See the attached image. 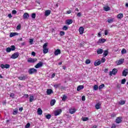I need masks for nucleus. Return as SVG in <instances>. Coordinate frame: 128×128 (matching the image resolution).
<instances>
[{
    "instance_id": "nucleus-1",
    "label": "nucleus",
    "mask_w": 128,
    "mask_h": 128,
    "mask_svg": "<svg viewBox=\"0 0 128 128\" xmlns=\"http://www.w3.org/2000/svg\"><path fill=\"white\" fill-rule=\"evenodd\" d=\"M48 42H46L43 45V52L44 54H48Z\"/></svg>"
},
{
    "instance_id": "nucleus-2",
    "label": "nucleus",
    "mask_w": 128,
    "mask_h": 128,
    "mask_svg": "<svg viewBox=\"0 0 128 128\" xmlns=\"http://www.w3.org/2000/svg\"><path fill=\"white\" fill-rule=\"evenodd\" d=\"M28 72L29 74H34L38 73V70L34 68H30L28 70Z\"/></svg>"
},
{
    "instance_id": "nucleus-3",
    "label": "nucleus",
    "mask_w": 128,
    "mask_h": 128,
    "mask_svg": "<svg viewBox=\"0 0 128 128\" xmlns=\"http://www.w3.org/2000/svg\"><path fill=\"white\" fill-rule=\"evenodd\" d=\"M116 74H118V69L114 68L112 71L110 72L109 76H112V74H114V76H116Z\"/></svg>"
},
{
    "instance_id": "nucleus-4",
    "label": "nucleus",
    "mask_w": 128,
    "mask_h": 128,
    "mask_svg": "<svg viewBox=\"0 0 128 128\" xmlns=\"http://www.w3.org/2000/svg\"><path fill=\"white\" fill-rule=\"evenodd\" d=\"M27 62H30L31 64H34V62H38V59L36 58H30L27 60Z\"/></svg>"
},
{
    "instance_id": "nucleus-5",
    "label": "nucleus",
    "mask_w": 128,
    "mask_h": 128,
    "mask_svg": "<svg viewBox=\"0 0 128 128\" xmlns=\"http://www.w3.org/2000/svg\"><path fill=\"white\" fill-rule=\"evenodd\" d=\"M18 56H20V54L18 52H15L12 55L10 58L16 60V58H18Z\"/></svg>"
},
{
    "instance_id": "nucleus-6",
    "label": "nucleus",
    "mask_w": 128,
    "mask_h": 128,
    "mask_svg": "<svg viewBox=\"0 0 128 128\" xmlns=\"http://www.w3.org/2000/svg\"><path fill=\"white\" fill-rule=\"evenodd\" d=\"M42 66H44V63L42 62H40L34 66V68H42Z\"/></svg>"
},
{
    "instance_id": "nucleus-7",
    "label": "nucleus",
    "mask_w": 128,
    "mask_h": 128,
    "mask_svg": "<svg viewBox=\"0 0 128 128\" xmlns=\"http://www.w3.org/2000/svg\"><path fill=\"white\" fill-rule=\"evenodd\" d=\"M18 78L20 80H26L28 78V76L26 75H22L18 77Z\"/></svg>"
},
{
    "instance_id": "nucleus-8",
    "label": "nucleus",
    "mask_w": 128,
    "mask_h": 128,
    "mask_svg": "<svg viewBox=\"0 0 128 128\" xmlns=\"http://www.w3.org/2000/svg\"><path fill=\"white\" fill-rule=\"evenodd\" d=\"M122 117H118L115 120V122H116V124H120V122H122Z\"/></svg>"
},
{
    "instance_id": "nucleus-9",
    "label": "nucleus",
    "mask_w": 128,
    "mask_h": 128,
    "mask_svg": "<svg viewBox=\"0 0 128 128\" xmlns=\"http://www.w3.org/2000/svg\"><path fill=\"white\" fill-rule=\"evenodd\" d=\"M102 64V61H100V60H98L95 61L94 62V66H100Z\"/></svg>"
},
{
    "instance_id": "nucleus-10",
    "label": "nucleus",
    "mask_w": 128,
    "mask_h": 128,
    "mask_svg": "<svg viewBox=\"0 0 128 128\" xmlns=\"http://www.w3.org/2000/svg\"><path fill=\"white\" fill-rule=\"evenodd\" d=\"M10 64H6L5 65L4 64H2L0 65V68L2 69L4 68H10Z\"/></svg>"
},
{
    "instance_id": "nucleus-11",
    "label": "nucleus",
    "mask_w": 128,
    "mask_h": 128,
    "mask_svg": "<svg viewBox=\"0 0 128 128\" xmlns=\"http://www.w3.org/2000/svg\"><path fill=\"white\" fill-rule=\"evenodd\" d=\"M128 70L126 69V70H124L122 72V76H128Z\"/></svg>"
},
{
    "instance_id": "nucleus-12",
    "label": "nucleus",
    "mask_w": 128,
    "mask_h": 128,
    "mask_svg": "<svg viewBox=\"0 0 128 128\" xmlns=\"http://www.w3.org/2000/svg\"><path fill=\"white\" fill-rule=\"evenodd\" d=\"M30 18V14L28 13L25 12L23 15V18L24 20H26Z\"/></svg>"
},
{
    "instance_id": "nucleus-13",
    "label": "nucleus",
    "mask_w": 128,
    "mask_h": 128,
    "mask_svg": "<svg viewBox=\"0 0 128 128\" xmlns=\"http://www.w3.org/2000/svg\"><path fill=\"white\" fill-rule=\"evenodd\" d=\"M66 24H68V26H70V24H72V19H68L66 21Z\"/></svg>"
},
{
    "instance_id": "nucleus-14",
    "label": "nucleus",
    "mask_w": 128,
    "mask_h": 128,
    "mask_svg": "<svg viewBox=\"0 0 128 128\" xmlns=\"http://www.w3.org/2000/svg\"><path fill=\"white\" fill-rule=\"evenodd\" d=\"M46 94L48 96H50V94H54V91L52 89H48L46 90Z\"/></svg>"
},
{
    "instance_id": "nucleus-15",
    "label": "nucleus",
    "mask_w": 128,
    "mask_h": 128,
    "mask_svg": "<svg viewBox=\"0 0 128 128\" xmlns=\"http://www.w3.org/2000/svg\"><path fill=\"white\" fill-rule=\"evenodd\" d=\"M62 114V110L60 109L59 110L54 112V116H59V114Z\"/></svg>"
},
{
    "instance_id": "nucleus-16",
    "label": "nucleus",
    "mask_w": 128,
    "mask_h": 128,
    "mask_svg": "<svg viewBox=\"0 0 128 128\" xmlns=\"http://www.w3.org/2000/svg\"><path fill=\"white\" fill-rule=\"evenodd\" d=\"M96 52H97L98 54H102V52H104V50H102V48H98Z\"/></svg>"
},
{
    "instance_id": "nucleus-17",
    "label": "nucleus",
    "mask_w": 128,
    "mask_h": 128,
    "mask_svg": "<svg viewBox=\"0 0 128 128\" xmlns=\"http://www.w3.org/2000/svg\"><path fill=\"white\" fill-rule=\"evenodd\" d=\"M50 10H46V11H45L44 12V16H50Z\"/></svg>"
},
{
    "instance_id": "nucleus-18",
    "label": "nucleus",
    "mask_w": 128,
    "mask_h": 128,
    "mask_svg": "<svg viewBox=\"0 0 128 128\" xmlns=\"http://www.w3.org/2000/svg\"><path fill=\"white\" fill-rule=\"evenodd\" d=\"M37 113L39 116H42V108H38Z\"/></svg>"
},
{
    "instance_id": "nucleus-19",
    "label": "nucleus",
    "mask_w": 128,
    "mask_h": 128,
    "mask_svg": "<svg viewBox=\"0 0 128 128\" xmlns=\"http://www.w3.org/2000/svg\"><path fill=\"white\" fill-rule=\"evenodd\" d=\"M54 56H58V54H60V50L59 49H57L55 50L54 52Z\"/></svg>"
},
{
    "instance_id": "nucleus-20",
    "label": "nucleus",
    "mask_w": 128,
    "mask_h": 128,
    "mask_svg": "<svg viewBox=\"0 0 128 128\" xmlns=\"http://www.w3.org/2000/svg\"><path fill=\"white\" fill-rule=\"evenodd\" d=\"M84 27L81 26L79 28V32L80 34H84Z\"/></svg>"
},
{
    "instance_id": "nucleus-21",
    "label": "nucleus",
    "mask_w": 128,
    "mask_h": 128,
    "mask_svg": "<svg viewBox=\"0 0 128 128\" xmlns=\"http://www.w3.org/2000/svg\"><path fill=\"white\" fill-rule=\"evenodd\" d=\"M76 112V110L75 108H71L69 110V112L70 114H74Z\"/></svg>"
},
{
    "instance_id": "nucleus-22",
    "label": "nucleus",
    "mask_w": 128,
    "mask_h": 128,
    "mask_svg": "<svg viewBox=\"0 0 128 128\" xmlns=\"http://www.w3.org/2000/svg\"><path fill=\"white\" fill-rule=\"evenodd\" d=\"M18 36V34L16 32H11L10 34V38H12L13 36Z\"/></svg>"
},
{
    "instance_id": "nucleus-23",
    "label": "nucleus",
    "mask_w": 128,
    "mask_h": 128,
    "mask_svg": "<svg viewBox=\"0 0 128 128\" xmlns=\"http://www.w3.org/2000/svg\"><path fill=\"white\" fill-rule=\"evenodd\" d=\"M84 88V86L80 85L77 88V91L80 92V90H82Z\"/></svg>"
},
{
    "instance_id": "nucleus-24",
    "label": "nucleus",
    "mask_w": 128,
    "mask_h": 128,
    "mask_svg": "<svg viewBox=\"0 0 128 128\" xmlns=\"http://www.w3.org/2000/svg\"><path fill=\"white\" fill-rule=\"evenodd\" d=\"M117 18H120V20L121 18H124V14L120 13L119 14L118 16H117Z\"/></svg>"
},
{
    "instance_id": "nucleus-25",
    "label": "nucleus",
    "mask_w": 128,
    "mask_h": 128,
    "mask_svg": "<svg viewBox=\"0 0 128 128\" xmlns=\"http://www.w3.org/2000/svg\"><path fill=\"white\" fill-rule=\"evenodd\" d=\"M103 52V56L104 58H106V56L108 54V50H104Z\"/></svg>"
},
{
    "instance_id": "nucleus-26",
    "label": "nucleus",
    "mask_w": 128,
    "mask_h": 128,
    "mask_svg": "<svg viewBox=\"0 0 128 128\" xmlns=\"http://www.w3.org/2000/svg\"><path fill=\"white\" fill-rule=\"evenodd\" d=\"M124 59H121L120 60H119L118 62V63H117V64L118 66H120V64H122L124 62Z\"/></svg>"
},
{
    "instance_id": "nucleus-27",
    "label": "nucleus",
    "mask_w": 128,
    "mask_h": 128,
    "mask_svg": "<svg viewBox=\"0 0 128 128\" xmlns=\"http://www.w3.org/2000/svg\"><path fill=\"white\" fill-rule=\"evenodd\" d=\"M95 106L96 110H100V104L98 103Z\"/></svg>"
},
{
    "instance_id": "nucleus-28",
    "label": "nucleus",
    "mask_w": 128,
    "mask_h": 128,
    "mask_svg": "<svg viewBox=\"0 0 128 128\" xmlns=\"http://www.w3.org/2000/svg\"><path fill=\"white\" fill-rule=\"evenodd\" d=\"M56 104V100H52L50 101V106H54V104Z\"/></svg>"
},
{
    "instance_id": "nucleus-29",
    "label": "nucleus",
    "mask_w": 128,
    "mask_h": 128,
    "mask_svg": "<svg viewBox=\"0 0 128 128\" xmlns=\"http://www.w3.org/2000/svg\"><path fill=\"white\" fill-rule=\"evenodd\" d=\"M114 18H110V19L108 20V22L109 24H112V22H114Z\"/></svg>"
},
{
    "instance_id": "nucleus-30",
    "label": "nucleus",
    "mask_w": 128,
    "mask_h": 128,
    "mask_svg": "<svg viewBox=\"0 0 128 128\" xmlns=\"http://www.w3.org/2000/svg\"><path fill=\"white\" fill-rule=\"evenodd\" d=\"M106 39L102 38V39H100L98 40V42L100 43L104 44V42H106Z\"/></svg>"
},
{
    "instance_id": "nucleus-31",
    "label": "nucleus",
    "mask_w": 128,
    "mask_h": 128,
    "mask_svg": "<svg viewBox=\"0 0 128 128\" xmlns=\"http://www.w3.org/2000/svg\"><path fill=\"white\" fill-rule=\"evenodd\" d=\"M66 98H68V96H66L65 94H64L62 96V100L64 102L66 100Z\"/></svg>"
},
{
    "instance_id": "nucleus-32",
    "label": "nucleus",
    "mask_w": 128,
    "mask_h": 128,
    "mask_svg": "<svg viewBox=\"0 0 128 128\" xmlns=\"http://www.w3.org/2000/svg\"><path fill=\"white\" fill-rule=\"evenodd\" d=\"M104 88V84H102L98 87L99 90H100L102 88Z\"/></svg>"
},
{
    "instance_id": "nucleus-33",
    "label": "nucleus",
    "mask_w": 128,
    "mask_h": 128,
    "mask_svg": "<svg viewBox=\"0 0 128 128\" xmlns=\"http://www.w3.org/2000/svg\"><path fill=\"white\" fill-rule=\"evenodd\" d=\"M93 88L94 90H98V86L96 84L94 85Z\"/></svg>"
},
{
    "instance_id": "nucleus-34",
    "label": "nucleus",
    "mask_w": 128,
    "mask_h": 128,
    "mask_svg": "<svg viewBox=\"0 0 128 128\" xmlns=\"http://www.w3.org/2000/svg\"><path fill=\"white\" fill-rule=\"evenodd\" d=\"M104 10H105V12H108V10H110V7H108V6L104 7Z\"/></svg>"
},
{
    "instance_id": "nucleus-35",
    "label": "nucleus",
    "mask_w": 128,
    "mask_h": 128,
    "mask_svg": "<svg viewBox=\"0 0 128 128\" xmlns=\"http://www.w3.org/2000/svg\"><path fill=\"white\" fill-rule=\"evenodd\" d=\"M60 84H55L54 85V88H60Z\"/></svg>"
},
{
    "instance_id": "nucleus-36",
    "label": "nucleus",
    "mask_w": 128,
    "mask_h": 128,
    "mask_svg": "<svg viewBox=\"0 0 128 128\" xmlns=\"http://www.w3.org/2000/svg\"><path fill=\"white\" fill-rule=\"evenodd\" d=\"M46 118L47 120H50V118H52V115H50V114H48L46 116Z\"/></svg>"
},
{
    "instance_id": "nucleus-37",
    "label": "nucleus",
    "mask_w": 128,
    "mask_h": 128,
    "mask_svg": "<svg viewBox=\"0 0 128 128\" xmlns=\"http://www.w3.org/2000/svg\"><path fill=\"white\" fill-rule=\"evenodd\" d=\"M82 120H83V122H86L87 120H88V117H84L82 118Z\"/></svg>"
},
{
    "instance_id": "nucleus-38",
    "label": "nucleus",
    "mask_w": 128,
    "mask_h": 128,
    "mask_svg": "<svg viewBox=\"0 0 128 128\" xmlns=\"http://www.w3.org/2000/svg\"><path fill=\"white\" fill-rule=\"evenodd\" d=\"M34 98L32 96H30V102H32V100H34Z\"/></svg>"
},
{
    "instance_id": "nucleus-39",
    "label": "nucleus",
    "mask_w": 128,
    "mask_h": 128,
    "mask_svg": "<svg viewBox=\"0 0 128 128\" xmlns=\"http://www.w3.org/2000/svg\"><path fill=\"white\" fill-rule=\"evenodd\" d=\"M122 54H126V50L124 48H123L122 50Z\"/></svg>"
},
{
    "instance_id": "nucleus-40",
    "label": "nucleus",
    "mask_w": 128,
    "mask_h": 128,
    "mask_svg": "<svg viewBox=\"0 0 128 128\" xmlns=\"http://www.w3.org/2000/svg\"><path fill=\"white\" fill-rule=\"evenodd\" d=\"M62 30H68V28L66 26H65L62 28Z\"/></svg>"
},
{
    "instance_id": "nucleus-41",
    "label": "nucleus",
    "mask_w": 128,
    "mask_h": 128,
    "mask_svg": "<svg viewBox=\"0 0 128 128\" xmlns=\"http://www.w3.org/2000/svg\"><path fill=\"white\" fill-rule=\"evenodd\" d=\"M126 78L122 80L121 82L122 84H126Z\"/></svg>"
},
{
    "instance_id": "nucleus-42",
    "label": "nucleus",
    "mask_w": 128,
    "mask_h": 128,
    "mask_svg": "<svg viewBox=\"0 0 128 128\" xmlns=\"http://www.w3.org/2000/svg\"><path fill=\"white\" fill-rule=\"evenodd\" d=\"M126 104V101L124 100H120V102H119V104Z\"/></svg>"
},
{
    "instance_id": "nucleus-43",
    "label": "nucleus",
    "mask_w": 128,
    "mask_h": 128,
    "mask_svg": "<svg viewBox=\"0 0 128 128\" xmlns=\"http://www.w3.org/2000/svg\"><path fill=\"white\" fill-rule=\"evenodd\" d=\"M6 52H12V49L10 48H8L6 49Z\"/></svg>"
},
{
    "instance_id": "nucleus-44",
    "label": "nucleus",
    "mask_w": 128,
    "mask_h": 128,
    "mask_svg": "<svg viewBox=\"0 0 128 128\" xmlns=\"http://www.w3.org/2000/svg\"><path fill=\"white\" fill-rule=\"evenodd\" d=\"M60 36H64V32L60 31Z\"/></svg>"
},
{
    "instance_id": "nucleus-45",
    "label": "nucleus",
    "mask_w": 128,
    "mask_h": 128,
    "mask_svg": "<svg viewBox=\"0 0 128 128\" xmlns=\"http://www.w3.org/2000/svg\"><path fill=\"white\" fill-rule=\"evenodd\" d=\"M11 48V50H16V46H12L11 48Z\"/></svg>"
},
{
    "instance_id": "nucleus-46",
    "label": "nucleus",
    "mask_w": 128,
    "mask_h": 128,
    "mask_svg": "<svg viewBox=\"0 0 128 128\" xmlns=\"http://www.w3.org/2000/svg\"><path fill=\"white\" fill-rule=\"evenodd\" d=\"M32 18H36V13H32L31 16Z\"/></svg>"
},
{
    "instance_id": "nucleus-47",
    "label": "nucleus",
    "mask_w": 128,
    "mask_h": 128,
    "mask_svg": "<svg viewBox=\"0 0 128 128\" xmlns=\"http://www.w3.org/2000/svg\"><path fill=\"white\" fill-rule=\"evenodd\" d=\"M90 64V60H86V64Z\"/></svg>"
},
{
    "instance_id": "nucleus-48",
    "label": "nucleus",
    "mask_w": 128,
    "mask_h": 128,
    "mask_svg": "<svg viewBox=\"0 0 128 128\" xmlns=\"http://www.w3.org/2000/svg\"><path fill=\"white\" fill-rule=\"evenodd\" d=\"M18 114V109H16V110H14L13 112V114L16 115Z\"/></svg>"
},
{
    "instance_id": "nucleus-49",
    "label": "nucleus",
    "mask_w": 128,
    "mask_h": 128,
    "mask_svg": "<svg viewBox=\"0 0 128 128\" xmlns=\"http://www.w3.org/2000/svg\"><path fill=\"white\" fill-rule=\"evenodd\" d=\"M18 12H16V10H13L12 11V14H16Z\"/></svg>"
},
{
    "instance_id": "nucleus-50",
    "label": "nucleus",
    "mask_w": 128,
    "mask_h": 128,
    "mask_svg": "<svg viewBox=\"0 0 128 128\" xmlns=\"http://www.w3.org/2000/svg\"><path fill=\"white\" fill-rule=\"evenodd\" d=\"M108 30H104V34H105V36H108Z\"/></svg>"
},
{
    "instance_id": "nucleus-51",
    "label": "nucleus",
    "mask_w": 128,
    "mask_h": 128,
    "mask_svg": "<svg viewBox=\"0 0 128 128\" xmlns=\"http://www.w3.org/2000/svg\"><path fill=\"white\" fill-rule=\"evenodd\" d=\"M30 126V124L28 123L26 126V128H28Z\"/></svg>"
},
{
    "instance_id": "nucleus-52",
    "label": "nucleus",
    "mask_w": 128,
    "mask_h": 128,
    "mask_svg": "<svg viewBox=\"0 0 128 128\" xmlns=\"http://www.w3.org/2000/svg\"><path fill=\"white\" fill-rule=\"evenodd\" d=\"M82 102H84L86 100V96H82Z\"/></svg>"
},
{
    "instance_id": "nucleus-53",
    "label": "nucleus",
    "mask_w": 128,
    "mask_h": 128,
    "mask_svg": "<svg viewBox=\"0 0 128 128\" xmlns=\"http://www.w3.org/2000/svg\"><path fill=\"white\" fill-rule=\"evenodd\" d=\"M22 98H28V94H24Z\"/></svg>"
},
{
    "instance_id": "nucleus-54",
    "label": "nucleus",
    "mask_w": 128,
    "mask_h": 128,
    "mask_svg": "<svg viewBox=\"0 0 128 128\" xmlns=\"http://www.w3.org/2000/svg\"><path fill=\"white\" fill-rule=\"evenodd\" d=\"M106 62V58H102L101 60V62Z\"/></svg>"
},
{
    "instance_id": "nucleus-55",
    "label": "nucleus",
    "mask_w": 128,
    "mask_h": 128,
    "mask_svg": "<svg viewBox=\"0 0 128 128\" xmlns=\"http://www.w3.org/2000/svg\"><path fill=\"white\" fill-rule=\"evenodd\" d=\"M34 42V39H30V43L31 44H32Z\"/></svg>"
},
{
    "instance_id": "nucleus-56",
    "label": "nucleus",
    "mask_w": 128,
    "mask_h": 128,
    "mask_svg": "<svg viewBox=\"0 0 128 128\" xmlns=\"http://www.w3.org/2000/svg\"><path fill=\"white\" fill-rule=\"evenodd\" d=\"M116 128V124H112V126L111 128Z\"/></svg>"
},
{
    "instance_id": "nucleus-57",
    "label": "nucleus",
    "mask_w": 128,
    "mask_h": 128,
    "mask_svg": "<svg viewBox=\"0 0 128 128\" xmlns=\"http://www.w3.org/2000/svg\"><path fill=\"white\" fill-rule=\"evenodd\" d=\"M77 16H78L79 18L82 16V13L78 12V14H77Z\"/></svg>"
},
{
    "instance_id": "nucleus-58",
    "label": "nucleus",
    "mask_w": 128,
    "mask_h": 128,
    "mask_svg": "<svg viewBox=\"0 0 128 128\" xmlns=\"http://www.w3.org/2000/svg\"><path fill=\"white\" fill-rule=\"evenodd\" d=\"M111 116L112 118H114V116H116V114H112V115H111Z\"/></svg>"
},
{
    "instance_id": "nucleus-59",
    "label": "nucleus",
    "mask_w": 128,
    "mask_h": 128,
    "mask_svg": "<svg viewBox=\"0 0 128 128\" xmlns=\"http://www.w3.org/2000/svg\"><path fill=\"white\" fill-rule=\"evenodd\" d=\"M32 56H36V52H32Z\"/></svg>"
},
{
    "instance_id": "nucleus-60",
    "label": "nucleus",
    "mask_w": 128,
    "mask_h": 128,
    "mask_svg": "<svg viewBox=\"0 0 128 128\" xmlns=\"http://www.w3.org/2000/svg\"><path fill=\"white\" fill-rule=\"evenodd\" d=\"M14 94H11L10 95V98H14Z\"/></svg>"
},
{
    "instance_id": "nucleus-61",
    "label": "nucleus",
    "mask_w": 128,
    "mask_h": 128,
    "mask_svg": "<svg viewBox=\"0 0 128 128\" xmlns=\"http://www.w3.org/2000/svg\"><path fill=\"white\" fill-rule=\"evenodd\" d=\"M8 16L9 18H12V16L11 14H8Z\"/></svg>"
},
{
    "instance_id": "nucleus-62",
    "label": "nucleus",
    "mask_w": 128,
    "mask_h": 128,
    "mask_svg": "<svg viewBox=\"0 0 128 128\" xmlns=\"http://www.w3.org/2000/svg\"><path fill=\"white\" fill-rule=\"evenodd\" d=\"M66 14H72V10H70L66 11Z\"/></svg>"
},
{
    "instance_id": "nucleus-63",
    "label": "nucleus",
    "mask_w": 128,
    "mask_h": 128,
    "mask_svg": "<svg viewBox=\"0 0 128 128\" xmlns=\"http://www.w3.org/2000/svg\"><path fill=\"white\" fill-rule=\"evenodd\" d=\"M54 76H56V74L55 73H54L52 74V78H54Z\"/></svg>"
},
{
    "instance_id": "nucleus-64",
    "label": "nucleus",
    "mask_w": 128,
    "mask_h": 128,
    "mask_svg": "<svg viewBox=\"0 0 128 128\" xmlns=\"http://www.w3.org/2000/svg\"><path fill=\"white\" fill-rule=\"evenodd\" d=\"M17 30H20V25L19 24L17 26V28H16Z\"/></svg>"
}]
</instances>
